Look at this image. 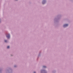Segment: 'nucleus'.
Returning a JSON list of instances; mask_svg holds the SVG:
<instances>
[{
    "instance_id": "nucleus-2",
    "label": "nucleus",
    "mask_w": 73,
    "mask_h": 73,
    "mask_svg": "<svg viewBox=\"0 0 73 73\" xmlns=\"http://www.w3.org/2000/svg\"><path fill=\"white\" fill-rule=\"evenodd\" d=\"M68 24H65V25H63L64 27H68Z\"/></svg>"
},
{
    "instance_id": "nucleus-6",
    "label": "nucleus",
    "mask_w": 73,
    "mask_h": 73,
    "mask_svg": "<svg viewBox=\"0 0 73 73\" xmlns=\"http://www.w3.org/2000/svg\"><path fill=\"white\" fill-rule=\"evenodd\" d=\"M43 68H46V66H43Z\"/></svg>"
},
{
    "instance_id": "nucleus-5",
    "label": "nucleus",
    "mask_w": 73,
    "mask_h": 73,
    "mask_svg": "<svg viewBox=\"0 0 73 73\" xmlns=\"http://www.w3.org/2000/svg\"><path fill=\"white\" fill-rule=\"evenodd\" d=\"M5 42H7V40H5Z\"/></svg>"
},
{
    "instance_id": "nucleus-9",
    "label": "nucleus",
    "mask_w": 73,
    "mask_h": 73,
    "mask_svg": "<svg viewBox=\"0 0 73 73\" xmlns=\"http://www.w3.org/2000/svg\"><path fill=\"white\" fill-rule=\"evenodd\" d=\"M14 67H16V66H14Z\"/></svg>"
},
{
    "instance_id": "nucleus-4",
    "label": "nucleus",
    "mask_w": 73,
    "mask_h": 73,
    "mask_svg": "<svg viewBox=\"0 0 73 73\" xmlns=\"http://www.w3.org/2000/svg\"><path fill=\"white\" fill-rule=\"evenodd\" d=\"M9 48H10L9 46H8L7 47V49H9Z\"/></svg>"
},
{
    "instance_id": "nucleus-1",
    "label": "nucleus",
    "mask_w": 73,
    "mask_h": 73,
    "mask_svg": "<svg viewBox=\"0 0 73 73\" xmlns=\"http://www.w3.org/2000/svg\"><path fill=\"white\" fill-rule=\"evenodd\" d=\"M6 37L7 38H9L10 37V35H9V34H8L7 35Z\"/></svg>"
},
{
    "instance_id": "nucleus-8",
    "label": "nucleus",
    "mask_w": 73,
    "mask_h": 73,
    "mask_svg": "<svg viewBox=\"0 0 73 73\" xmlns=\"http://www.w3.org/2000/svg\"><path fill=\"white\" fill-rule=\"evenodd\" d=\"M34 73H36L35 72H34Z\"/></svg>"
},
{
    "instance_id": "nucleus-7",
    "label": "nucleus",
    "mask_w": 73,
    "mask_h": 73,
    "mask_svg": "<svg viewBox=\"0 0 73 73\" xmlns=\"http://www.w3.org/2000/svg\"><path fill=\"white\" fill-rule=\"evenodd\" d=\"M42 70H41V73H42Z\"/></svg>"
},
{
    "instance_id": "nucleus-3",
    "label": "nucleus",
    "mask_w": 73,
    "mask_h": 73,
    "mask_svg": "<svg viewBox=\"0 0 73 73\" xmlns=\"http://www.w3.org/2000/svg\"><path fill=\"white\" fill-rule=\"evenodd\" d=\"M46 2V1L45 0H43L42 2V4H45V3Z\"/></svg>"
}]
</instances>
